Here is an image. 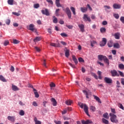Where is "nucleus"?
I'll use <instances>...</instances> for the list:
<instances>
[{
	"label": "nucleus",
	"mask_w": 124,
	"mask_h": 124,
	"mask_svg": "<svg viewBox=\"0 0 124 124\" xmlns=\"http://www.w3.org/2000/svg\"><path fill=\"white\" fill-rule=\"evenodd\" d=\"M34 121L35 122V124H41V122L37 120V118L36 117H34Z\"/></svg>",
	"instance_id": "nucleus-27"
},
{
	"label": "nucleus",
	"mask_w": 124,
	"mask_h": 124,
	"mask_svg": "<svg viewBox=\"0 0 124 124\" xmlns=\"http://www.w3.org/2000/svg\"><path fill=\"white\" fill-rule=\"evenodd\" d=\"M34 48L36 50V51H37V52H40L41 51L40 48L37 46H35Z\"/></svg>",
	"instance_id": "nucleus-55"
},
{
	"label": "nucleus",
	"mask_w": 124,
	"mask_h": 124,
	"mask_svg": "<svg viewBox=\"0 0 124 124\" xmlns=\"http://www.w3.org/2000/svg\"><path fill=\"white\" fill-rule=\"evenodd\" d=\"M93 96H94V99H95L96 101L99 102V103H101V101L100 100V99L99 98V97L94 95H93Z\"/></svg>",
	"instance_id": "nucleus-25"
},
{
	"label": "nucleus",
	"mask_w": 124,
	"mask_h": 124,
	"mask_svg": "<svg viewBox=\"0 0 124 124\" xmlns=\"http://www.w3.org/2000/svg\"><path fill=\"white\" fill-rule=\"evenodd\" d=\"M7 2L10 5H13L14 0H8Z\"/></svg>",
	"instance_id": "nucleus-32"
},
{
	"label": "nucleus",
	"mask_w": 124,
	"mask_h": 124,
	"mask_svg": "<svg viewBox=\"0 0 124 124\" xmlns=\"http://www.w3.org/2000/svg\"><path fill=\"white\" fill-rule=\"evenodd\" d=\"M121 84L124 86V78H121Z\"/></svg>",
	"instance_id": "nucleus-64"
},
{
	"label": "nucleus",
	"mask_w": 124,
	"mask_h": 124,
	"mask_svg": "<svg viewBox=\"0 0 124 124\" xmlns=\"http://www.w3.org/2000/svg\"><path fill=\"white\" fill-rule=\"evenodd\" d=\"M54 123L55 124H62V122H61V121H54Z\"/></svg>",
	"instance_id": "nucleus-61"
},
{
	"label": "nucleus",
	"mask_w": 124,
	"mask_h": 124,
	"mask_svg": "<svg viewBox=\"0 0 124 124\" xmlns=\"http://www.w3.org/2000/svg\"><path fill=\"white\" fill-rule=\"evenodd\" d=\"M73 61L74 62L75 64H78V60L77 59L75 55H72Z\"/></svg>",
	"instance_id": "nucleus-20"
},
{
	"label": "nucleus",
	"mask_w": 124,
	"mask_h": 124,
	"mask_svg": "<svg viewBox=\"0 0 124 124\" xmlns=\"http://www.w3.org/2000/svg\"><path fill=\"white\" fill-rule=\"evenodd\" d=\"M100 31L102 33H103L106 31V29L105 28H101Z\"/></svg>",
	"instance_id": "nucleus-42"
},
{
	"label": "nucleus",
	"mask_w": 124,
	"mask_h": 124,
	"mask_svg": "<svg viewBox=\"0 0 124 124\" xmlns=\"http://www.w3.org/2000/svg\"><path fill=\"white\" fill-rule=\"evenodd\" d=\"M96 41L93 40L91 41V46L92 47H93L94 46V44H96Z\"/></svg>",
	"instance_id": "nucleus-33"
},
{
	"label": "nucleus",
	"mask_w": 124,
	"mask_h": 124,
	"mask_svg": "<svg viewBox=\"0 0 124 124\" xmlns=\"http://www.w3.org/2000/svg\"><path fill=\"white\" fill-rule=\"evenodd\" d=\"M113 16H114V17H115V18L116 19H119V18L120 17V16H119V14H114L113 15Z\"/></svg>",
	"instance_id": "nucleus-47"
},
{
	"label": "nucleus",
	"mask_w": 124,
	"mask_h": 124,
	"mask_svg": "<svg viewBox=\"0 0 124 124\" xmlns=\"http://www.w3.org/2000/svg\"><path fill=\"white\" fill-rule=\"evenodd\" d=\"M104 7L105 8V10H107V9H110L111 7L109 6L105 5Z\"/></svg>",
	"instance_id": "nucleus-56"
},
{
	"label": "nucleus",
	"mask_w": 124,
	"mask_h": 124,
	"mask_svg": "<svg viewBox=\"0 0 124 124\" xmlns=\"http://www.w3.org/2000/svg\"><path fill=\"white\" fill-rule=\"evenodd\" d=\"M32 105L35 107H37V106H38L37 103H36V102L35 101L33 102Z\"/></svg>",
	"instance_id": "nucleus-59"
},
{
	"label": "nucleus",
	"mask_w": 124,
	"mask_h": 124,
	"mask_svg": "<svg viewBox=\"0 0 124 124\" xmlns=\"http://www.w3.org/2000/svg\"><path fill=\"white\" fill-rule=\"evenodd\" d=\"M34 93L35 94V97H39V94H38V93L37 92H34Z\"/></svg>",
	"instance_id": "nucleus-50"
},
{
	"label": "nucleus",
	"mask_w": 124,
	"mask_h": 124,
	"mask_svg": "<svg viewBox=\"0 0 124 124\" xmlns=\"http://www.w3.org/2000/svg\"><path fill=\"white\" fill-rule=\"evenodd\" d=\"M118 72L119 73V75H120L121 77H124V73H123V72L118 71Z\"/></svg>",
	"instance_id": "nucleus-51"
},
{
	"label": "nucleus",
	"mask_w": 124,
	"mask_h": 124,
	"mask_svg": "<svg viewBox=\"0 0 124 124\" xmlns=\"http://www.w3.org/2000/svg\"><path fill=\"white\" fill-rule=\"evenodd\" d=\"M104 80L105 81V82L107 83V84H111L112 83V79L105 77L104 79Z\"/></svg>",
	"instance_id": "nucleus-9"
},
{
	"label": "nucleus",
	"mask_w": 124,
	"mask_h": 124,
	"mask_svg": "<svg viewBox=\"0 0 124 124\" xmlns=\"http://www.w3.org/2000/svg\"><path fill=\"white\" fill-rule=\"evenodd\" d=\"M113 47L116 48V49H119V48H120V44L118 43H115L113 45Z\"/></svg>",
	"instance_id": "nucleus-37"
},
{
	"label": "nucleus",
	"mask_w": 124,
	"mask_h": 124,
	"mask_svg": "<svg viewBox=\"0 0 124 124\" xmlns=\"http://www.w3.org/2000/svg\"><path fill=\"white\" fill-rule=\"evenodd\" d=\"M114 9H120L121 7V4L115 3L113 5Z\"/></svg>",
	"instance_id": "nucleus-13"
},
{
	"label": "nucleus",
	"mask_w": 124,
	"mask_h": 124,
	"mask_svg": "<svg viewBox=\"0 0 124 124\" xmlns=\"http://www.w3.org/2000/svg\"><path fill=\"white\" fill-rule=\"evenodd\" d=\"M41 12L43 15H46V16H49L50 13L48 9H45V10H42Z\"/></svg>",
	"instance_id": "nucleus-6"
},
{
	"label": "nucleus",
	"mask_w": 124,
	"mask_h": 124,
	"mask_svg": "<svg viewBox=\"0 0 124 124\" xmlns=\"http://www.w3.org/2000/svg\"><path fill=\"white\" fill-rule=\"evenodd\" d=\"M110 110L111 113H110V114H113V115H115V114H116V109H115V108H111Z\"/></svg>",
	"instance_id": "nucleus-40"
},
{
	"label": "nucleus",
	"mask_w": 124,
	"mask_h": 124,
	"mask_svg": "<svg viewBox=\"0 0 124 124\" xmlns=\"http://www.w3.org/2000/svg\"><path fill=\"white\" fill-rule=\"evenodd\" d=\"M103 116L105 118V119H107V120L109 119V114L107 112L104 113Z\"/></svg>",
	"instance_id": "nucleus-26"
},
{
	"label": "nucleus",
	"mask_w": 124,
	"mask_h": 124,
	"mask_svg": "<svg viewBox=\"0 0 124 124\" xmlns=\"http://www.w3.org/2000/svg\"><path fill=\"white\" fill-rule=\"evenodd\" d=\"M106 43H107V39L103 38L102 41L100 42V46L101 47H103L105 45H106Z\"/></svg>",
	"instance_id": "nucleus-7"
},
{
	"label": "nucleus",
	"mask_w": 124,
	"mask_h": 124,
	"mask_svg": "<svg viewBox=\"0 0 124 124\" xmlns=\"http://www.w3.org/2000/svg\"><path fill=\"white\" fill-rule=\"evenodd\" d=\"M81 124H93V121H92V120H87V121L81 120Z\"/></svg>",
	"instance_id": "nucleus-10"
},
{
	"label": "nucleus",
	"mask_w": 124,
	"mask_h": 124,
	"mask_svg": "<svg viewBox=\"0 0 124 124\" xmlns=\"http://www.w3.org/2000/svg\"><path fill=\"white\" fill-rule=\"evenodd\" d=\"M78 62H85V61H84L83 60V58L80 57V58H78Z\"/></svg>",
	"instance_id": "nucleus-54"
},
{
	"label": "nucleus",
	"mask_w": 124,
	"mask_h": 124,
	"mask_svg": "<svg viewBox=\"0 0 124 124\" xmlns=\"http://www.w3.org/2000/svg\"><path fill=\"white\" fill-rule=\"evenodd\" d=\"M60 12V9H56V11H55V14L56 15V16H59V12Z\"/></svg>",
	"instance_id": "nucleus-49"
},
{
	"label": "nucleus",
	"mask_w": 124,
	"mask_h": 124,
	"mask_svg": "<svg viewBox=\"0 0 124 124\" xmlns=\"http://www.w3.org/2000/svg\"><path fill=\"white\" fill-rule=\"evenodd\" d=\"M20 116H24L25 115V111L23 110H20L19 112Z\"/></svg>",
	"instance_id": "nucleus-39"
},
{
	"label": "nucleus",
	"mask_w": 124,
	"mask_h": 124,
	"mask_svg": "<svg viewBox=\"0 0 124 124\" xmlns=\"http://www.w3.org/2000/svg\"><path fill=\"white\" fill-rule=\"evenodd\" d=\"M72 103V100H68L66 101L65 104L66 105H71V104Z\"/></svg>",
	"instance_id": "nucleus-31"
},
{
	"label": "nucleus",
	"mask_w": 124,
	"mask_h": 124,
	"mask_svg": "<svg viewBox=\"0 0 124 124\" xmlns=\"http://www.w3.org/2000/svg\"><path fill=\"white\" fill-rule=\"evenodd\" d=\"M118 67L120 68V69H121L122 70H124V65L123 63L119 64L118 65Z\"/></svg>",
	"instance_id": "nucleus-29"
},
{
	"label": "nucleus",
	"mask_w": 124,
	"mask_h": 124,
	"mask_svg": "<svg viewBox=\"0 0 124 124\" xmlns=\"http://www.w3.org/2000/svg\"><path fill=\"white\" fill-rule=\"evenodd\" d=\"M80 10L81 12H83V13H85V12H87V11H88V8L82 7L80 8Z\"/></svg>",
	"instance_id": "nucleus-21"
},
{
	"label": "nucleus",
	"mask_w": 124,
	"mask_h": 124,
	"mask_svg": "<svg viewBox=\"0 0 124 124\" xmlns=\"http://www.w3.org/2000/svg\"><path fill=\"white\" fill-rule=\"evenodd\" d=\"M43 65H44V66H45L46 68H47V66L46 65V60H44Z\"/></svg>",
	"instance_id": "nucleus-62"
},
{
	"label": "nucleus",
	"mask_w": 124,
	"mask_h": 124,
	"mask_svg": "<svg viewBox=\"0 0 124 124\" xmlns=\"http://www.w3.org/2000/svg\"><path fill=\"white\" fill-rule=\"evenodd\" d=\"M52 17L54 18L53 22L54 23V24H57V23H58V19L55 16H53Z\"/></svg>",
	"instance_id": "nucleus-38"
},
{
	"label": "nucleus",
	"mask_w": 124,
	"mask_h": 124,
	"mask_svg": "<svg viewBox=\"0 0 124 124\" xmlns=\"http://www.w3.org/2000/svg\"><path fill=\"white\" fill-rule=\"evenodd\" d=\"M9 44V41H5L4 42V46H7Z\"/></svg>",
	"instance_id": "nucleus-52"
},
{
	"label": "nucleus",
	"mask_w": 124,
	"mask_h": 124,
	"mask_svg": "<svg viewBox=\"0 0 124 124\" xmlns=\"http://www.w3.org/2000/svg\"><path fill=\"white\" fill-rule=\"evenodd\" d=\"M70 9L73 13L74 15H76V9H75V8L74 7H70Z\"/></svg>",
	"instance_id": "nucleus-22"
},
{
	"label": "nucleus",
	"mask_w": 124,
	"mask_h": 124,
	"mask_svg": "<svg viewBox=\"0 0 124 124\" xmlns=\"http://www.w3.org/2000/svg\"><path fill=\"white\" fill-rule=\"evenodd\" d=\"M90 109L92 110L93 112H94L95 111V107H93V106H90Z\"/></svg>",
	"instance_id": "nucleus-45"
},
{
	"label": "nucleus",
	"mask_w": 124,
	"mask_h": 124,
	"mask_svg": "<svg viewBox=\"0 0 124 124\" xmlns=\"http://www.w3.org/2000/svg\"><path fill=\"white\" fill-rule=\"evenodd\" d=\"M63 10L65 11V13L67 14L69 19H71V11L68 7H66L65 9H63Z\"/></svg>",
	"instance_id": "nucleus-3"
},
{
	"label": "nucleus",
	"mask_w": 124,
	"mask_h": 124,
	"mask_svg": "<svg viewBox=\"0 0 124 124\" xmlns=\"http://www.w3.org/2000/svg\"><path fill=\"white\" fill-rule=\"evenodd\" d=\"M109 116L110 117V121L111 123H113L114 124H118V123H119V120H118L117 115L113 113H109Z\"/></svg>",
	"instance_id": "nucleus-1"
},
{
	"label": "nucleus",
	"mask_w": 124,
	"mask_h": 124,
	"mask_svg": "<svg viewBox=\"0 0 124 124\" xmlns=\"http://www.w3.org/2000/svg\"><path fill=\"white\" fill-rule=\"evenodd\" d=\"M12 14H13V15H15L16 16H20V14L18 13L13 12Z\"/></svg>",
	"instance_id": "nucleus-58"
},
{
	"label": "nucleus",
	"mask_w": 124,
	"mask_h": 124,
	"mask_svg": "<svg viewBox=\"0 0 124 124\" xmlns=\"http://www.w3.org/2000/svg\"><path fill=\"white\" fill-rule=\"evenodd\" d=\"M83 19H84L85 21H88V22H91V18L88 17L87 15H84Z\"/></svg>",
	"instance_id": "nucleus-11"
},
{
	"label": "nucleus",
	"mask_w": 124,
	"mask_h": 124,
	"mask_svg": "<svg viewBox=\"0 0 124 124\" xmlns=\"http://www.w3.org/2000/svg\"><path fill=\"white\" fill-rule=\"evenodd\" d=\"M106 57V56H103L102 55H99L98 56V59L99 61H104Z\"/></svg>",
	"instance_id": "nucleus-17"
},
{
	"label": "nucleus",
	"mask_w": 124,
	"mask_h": 124,
	"mask_svg": "<svg viewBox=\"0 0 124 124\" xmlns=\"http://www.w3.org/2000/svg\"><path fill=\"white\" fill-rule=\"evenodd\" d=\"M0 81H2V82H7V80H6L4 77L2 75H0Z\"/></svg>",
	"instance_id": "nucleus-24"
},
{
	"label": "nucleus",
	"mask_w": 124,
	"mask_h": 124,
	"mask_svg": "<svg viewBox=\"0 0 124 124\" xmlns=\"http://www.w3.org/2000/svg\"><path fill=\"white\" fill-rule=\"evenodd\" d=\"M116 84H117V88H120L121 86H120V85L121 84L120 83V81H119V80H117L116 81Z\"/></svg>",
	"instance_id": "nucleus-60"
},
{
	"label": "nucleus",
	"mask_w": 124,
	"mask_h": 124,
	"mask_svg": "<svg viewBox=\"0 0 124 124\" xmlns=\"http://www.w3.org/2000/svg\"><path fill=\"white\" fill-rule=\"evenodd\" d=\"M55 4L57 7H62V5L60 3V0H56Z\"/></svg>",
	"instance_id": "nucleus-19"
},
{
	"label": "nucleus",
	"mask_w": 124,
	"mask_h": 124,
	"mask_svg": "<svg viewBox=\"0 0 124 124\" xmlns=\"http://www.w3.org/2000/svg\"><path fill=\"white\" fill-rule=\"evenodd\" d=\"M101 71H98L97 72V74L98 75V78L100 79V80H101L102 79V77H101Z\"/></svg>",
	"instance_id": "nucleus-35"
},
{
	"label": "nucleus",
	"mask_w": 124,
	"mask_h": 124,
	"mask_svg": "<svg viewBox=\"0 0 124 124\" xmlns=\"http://www.w3.org/2000/svg\"><path fill=\"white\" fill-rule=\"evenodd\" d=\"M60 34L62 37H67V34L65 33H61Z\"/></svg>",
	"instance_id": "nucleus-44"
},
{
	"label": "nucleus",
	"mask_w": 124,
	"mask_h": 124,
	"mask_svg": "<svg viewBox=\"0 0 124 124\" xmlns=\"http://www.w3.org/2000/svg\"><path fill=\"white\" fill-rule=\"evenodd\" d=\"M69 50L67 49L65 51V56L66 58H68V57H69Z\"/></svg>",
	"instance_id": "nucleus-30"
},
{
	"label": "nucleus",
	"mask_w": 124,
	"mask_h": 124,
	"mask_svg": "<svg viewBox=\"0 0 124 124\" xmlns=\"http://www.w3.org/2000/svg\"><path fill=\"white\" fill-rule=\"evenodd\" d=\"M104 62H105L106 63H107V64H108V65H109V60L108 59L107 57H105L104 59Z\"/></svg>",
	"instance_id": "nucleus-28"
},
{
	"label": "nucleus",
	"mask_w": 124,
	"mask_h": 124,
	"mask_svg": "<svg viewBox=\"0 0 124 124\" xmlns=\"http://www.w3.org/2000/svg\"><path fill=\"white\" fill-rule=\"evenodd\" d=\"M46 1H47V2H48V3H50V4H51V5H53V0H46Z\"/></svg>",
	"instance_id": "nucleus-53"
},
{
	"label": "nucleus",
	"mask_w": 124,
	"mask_h": 124,
	"mask_svg": "<svg viewBox=\"0 0 124 124\" xmlns=\"http://www.w3.org/2000/svg\"><path fill=\"white\" fill-rule=\"evenodd\" d=\"M7 119L8 120V121H10V122L14 123V122H15V116H8L7 117Z\"/></svg>",
	"instance_id": "nucleus-12"
},
{
	"label": "nucleus",
	"mask_w": 124,
	"mask_h": 124,
	"mask_svg": "<svg viewBox=\"0 0 124 124\" xmlns=\"http://www.w3.org/2000/svg\"><path fill=\"white\" fill-rule=\"evenodd\" d=\"M80 108H81V109H83V108H84V111L85 113H86V115H87V116H90V114H89V108L88 107L87 105H86V104H81L80 105Z\"/></svg>",
	"instance_id": "nucleus-2"
},
{
	"label": "nucleus",
	"mask_w": 124,
	"mask_h": 124,
	"mask_svg": "<svg viewBox=\"0 0 124 124\" xmlns=\"http://www.w3.org/2000/svg\"><path fill=\"white\" fill-rule=\"evenodd\" d=\"M6 25H9L10 24V19H7L5 22Z\"/></svg>",
	"instance_id": "nucleus-63"
},
{
	"label": "nucleus",
	"mask_w": 124,
	"mask_h": 124,
	"mask_svg": "<svg viewBox=\"0 0 124 124\" xmlns=\"http://www.w3.org/2000/svg\"><path fill=\"white\" fill-rule=\"evenodd\" d=\"M82 92L83 93L85 94L86 98H89V95H92V92H91L89 90H88L87 91L86 90H83Z\"/></svg>",
	"instance_id": "nucleus-5"
},
{
	"label": "nucleus",
	"mask_w": 124,
	"mask_h": 124,
	"mask_svg": "<svg viewBox=\"0 0 124 124\" xmlns=\"http://www.w3.org/2000/svg\"><path fill=\"white\" fill-rule=\"evenodd\" d=\"M51 102H52V105L53 106H57V101L54 98H51Z\"/></svg>",
	"instance_id": "nucleus-23"
},
{
	"label": "nucleus",
	"mask_w": 124,
	"mask_h": 124,
	"mask_svg": "<svg viewBox=\"0 0 124 124\" xmlns=\"http://www.w3.org/2000/svg\"><path fill=\"white\" fill-rule=\"evenodd\" d=\"M120 21L123 23V24H124V16H121L120 17Z\"/></svg>",
	"instance_id": "nucleus-57"
},
{
	"label": "nucleus",
	"mask_w": 124,
	"mask_h": 124,
	"mask_svg": "<svg viewBox=\"0 0 124 124\" xmlns=\"http://www.w3.org/2000/svg\"><path fill=\"white\" fill-rule=\"evenodd\" d=\"M28 30L29 31H34V32H36V29L34 28V25L31 24L29 25V27H27Z\"/></svg>",
	"instance_id": "nucleus-4"
},
{
	"label": "nucleus",
	"mask_w": 124,
	"mask_h": 124,
	"mask_svg": "<svg viewBox=\"0 0 124 124\" xmlns=\"http://www.w3.org/2000/svg\"><path fill=\"white\" fill-rule=\"evenodd\" d=\"M111 76H112V77H115L116 76H117V77H119V76H120V75L118 73V72H117L116 70H111Z\"/></svg>",
	"instance_id": "nucleus-8"
},
{
	"label": "nucleus",
	"mask_w": 124,
	"mask_h": 124,
	"mask_svg": "<svg viewBox=\"0 0 124 124\" xmlns=\"http://www.w3.org/2000/svg\"><path fill=\"white\" fill-rule=\"evenodd\" d=\"M78 27L79 28L81 32H84V31H85V26H84V25L79 24Z\"/></svg>",
	"instance_id": "nucleus-14"
},
{
	"label": "nucleus",
	"mask_w": 124,
	"mask_h": 124,
	"mask_svg": "<svg viewBox=\"0 0 124 124\" xmlns=\"http://www.w3.org/2000/svg\"><path fill=\"white\" fill-rule=\"evenodd\" d=\"M118 106L119 107V108L122 109V110H124V106H123V104H118Z\"/></svg>",
	"instance_id": "nucleus-48"
},
{
	"label": "nucleus",
	"mask_w": 124,
	"mask_h": 124,
	"mask_svg": "<svg viewBox=\"0 0 124 124\" xmlns=\"http://www.w3.org/2000/svg\"><path fill=\"white\" fill-rule=\"evenodd\" d=\"M12 89L14 92L19 91V88H18V87H17L16 86L14 85L13 84L12 85Z\"/></svg>",
	"instance_id": "nucleus-16"
},
{
	"label": "nucleus",
	"mask_w": 124,
	"mask_h": 124,
	"mask_svg": "<svg viewBox=\"0 0 124 124\" xmlns=\"http://www.w3.org/2000/svg\"><path fill=\"white\" fill-rule=\"evenodd\" d=\"M20 42L16 39H13V43L14 44H18Z\"/></svg>",
	"instance_id": "nucleus-46"
},
{
	"label": "nucleus",
	"mask_w": 124,
	"mask_h": 124,
	"mask_svg": "<svg viewBox=\"0 0 124 124\" xmlns=\"http://www.w3.org/2000/svg\"><path fill=\"white\" fill-rule=\"evenodd\" d=\"M50 46H52L53 47H61V44H60V43L58 44H56L54 43H51L50 44Z\"/></svg>",
	"instance_id": "nucleus-15"
},
{
	"label": "nucleus",
	"mask_w": 124,
	"mask_h": 124,
	"mask_svg": "<svg viewBox=\"0 0 124 124\" xmlns=\"http://www.w3.org/2000/svg\"><path fill=\"white\" fill-rule=\"evenodd\" d=\"M34 42H36L37 41H40V37H36L33 40Z\"/></svg>",
	"instance_id": "nucleus-41"
},
{
	"label": "nucleus",
	"mask_w": 124,
	"mask_h": 124,
	"mask_svg": "<svg viewBox=\"0 0 124 124\" xmlns=\"http://www.w3.org/2000/svg\"><path fill=\"white\" fill-rule=\"evenodd\" d=\"M102 122L104 124H109V121H108V120L105 119V118H103L102 119Z\"/></svg>",
	"instance_id": "nucleus-36"
},
{
	"label": "nucleus",
	"mask_w": 124,
	"mask_h": 124,
	"mask_svg": "<svg viewBox=\"0 0 124 124\" xmlns=\"http://www.w3.org/2000/svg\"><path fill=\"white\" fill-rule=\"evenodd\" d=\"M114 37L115 39H120V37H121V34L119 32L115 33L114 34Z\"/></svg>",
	"instance_id": "nucleus-18"
},
{
	"label": "nucleus",
	"mask_w": 124,
	"mask_h": 124,
	"mask_svg": "<svg viewBox=\"0 0 124 124\" xmlns=\"http://www.w3.org/2000/svg\"><path fill=\"white\" fill-rule=\"evenodd\" d=\"M33 7L34 8H36V9L39 8V3L34 4L33 5Z\"/></svg>",
	"instance_id": "nucleus-43"
},
{
	"label": "nucleus",
	"mask_w": 124,
	"mask_h": 124,
	"mask_svg": "<svg viewBox=\"0 0 124 124\" xmlns=\"http://www.w3.org/2000/svg\"><path fill=\"white\" fill-rule=\"evenodd\" d=\"M108 46L109 48H111V47H113V43H112V41H109L108 43Z\"/></svg>",
	"instance_id": "nucleus-34"
}]
</instances>
